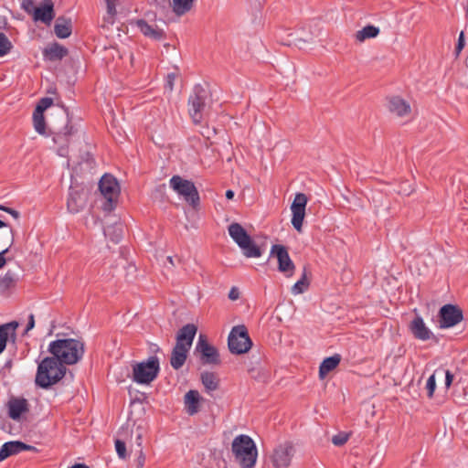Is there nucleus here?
<instances>
[{"mask_svg": "<svg viewBox=\"0 0 468 468\" xmlns=\"http://www.w3.org/2000/svg\"><path fill=\"white\" fill-rule=\"evenodd\" d=\"M160 363L157 356H150L146 361L136 363L133 367V380L138 384L149 385L158 376Z\"/></svg>", "mask_w": 468, "mask_h": 468, "instance_id": "nucleus-5", "label": "nucleus"}, {"mask_svg": "<svg viewBox=\"0 0 468 468\" xmlns=\"http://www.w3.org/2000/svg\"><path fill=\"white\" fill-rule=\"evenodd\" d=\"M195 354H198L199 360L203 365H219L220 358L218 351L210 345L206 335H200L195 348Z\"/></svg>", "mask_w": 468, "mask_h": 468, "instance_id": "nucleus-11", "label": "nucleus"}, {"mask_svg": "<svg viewBox=\"0 0 468 468\" xmlns=\"http://www.w3.org/2000/svg\"><path fill=\"white\" fill-rule=\"evenodd\" d=\"M136 454V468H144L145 463V454L143 451V448L134 450Z\"/></svg>", "mask_w": 468, "mask_h": 468, "instance_id": "nucleus-45", "label": "nucleus"}, {"mask_svg": "<svg viewBox=\"0 0 468 468\" xmlns=\"http://www.w3.org/2000/svg\"><path fill=\"white\" fill-rule=\"evenodd\" d=\"M170 187L182 196L186 202L193 207L199 205L200 197L195 184L187 179H184L180 176H173L169 181Z\"/></svg>", "mask_w": 468, "mask_h": 468, "instance_id": "nucleus-6", "label": "nucleus"}, {"mask_svg": "<svg viewBox=\"0 0 468 468\" xmlns=\"http://www.w3.org/2000/svg\"><path fill=\"white\" fill-rule=\"evenodd\" d=\"M135 444V449L143 448V432L140 426H138L136 429Z\"/></svg>", "mask_w": 468, "mask_h": 468, "instance_id": "nucleus-50", "label": "nucleus"}, {"mask_svg": "<svg viewBox=\"0 0 468 468\" xmlns=\"http://www.w3.org/2000/svg\"><path fill=\"white\" fill-rule=\"evenodd\" d=\"M200 379L207 392H212L218 388L219 379L215 373L209 371L202 372Z\"/></svg>", "mask_w": 468, "mask_h": 468, "instance_id": "nucleus-30", "label": "nucleus"}, {"mask_svg": "<svg viewBox=\"0 0 468 468\" xmlns=\"http://www.w3.org/2000/svg\"><path fill=\"white\" fill-rule=\"evenodd\" d=\"M10 234H11L10 245L7 248H5V250H3L2 251H0V269H2L5 265L6 259H5V255L9 251V249L11 248V246L14 243V230L12 229H10Z\"/></svg>", "mask_w": 468, "mask_h": 468, "instance_id": "nucleus-44", "label": "nucleus"}, {"mask_svg": "<svg viewBox=\"0 0 468 468\" xmlns=\"http://www.w3.org/2000/svg\"><path fill=\"white\" fill-rule=\"evenodd\" d=\"M21 452L20 441H10L5 442L0 448V462L6 458Z\"/></svg>", "mask_w": 468, "mask_h": 468, "instance_id": "nucleus-29", "label": "nucleus"}, {"mask_svg": "<svg viewBox=\"0 0 468 468\" xmlns=\"http://www.w3.org/2000/svg\"><path fill=\"white\" fill-rule=\"evenodd\" d=\"M229 298L231 301H236L239 298V292L237 287H232L229 292Z\"/></svg>", "mask_w": 468, "mask_h": 468, "instance_id": "nucleus-51", "label": "nucleus"}, {"mask_svg": "<svg viewBox=\"0 0 468 468\" xmlns=\"http://www.w3.org/2000/svg\"><path fill=\"white\" fill-rule=\"evenodd\" d=\"M439 327L441 329L453 327L463 319L462 309L454 304H445L439 310Z\"/></svg>", "mask_w": 468, "mask_h": 468, "instance_id": "nucleus-12", "label": "nucleus"}, {"mask_svg": "<svg viewBox=\"0 0 468 468\" xmlns=\"http://www.w3.org/2000/svg\"><path fill=\"white\" fill-rule=\"evenodd\" d=\"M20 449H21V452H24V451H30V452H38V450L35 446L27 444L23 441H20Z\"/></svg>", "mask_w": 468, "mask_h": 468, "instance_id": "nucleus-52", "label": "nucleus"}, {"mask_svg": "<svg viewBox=\"0 0 468 468\" xmlns=\"http://www.w3.org/2000/svg\"><path fill=\"white\" fill-rule=\"evenodd\" d=\"M348 440V435L346 433H339L337 435L333 436L332 442L335 446H342L344 445Z\"/></svg>", "mask_w": 468, "mask_h": 468, "instance_id": "nucleus-47", "label": "nucleus"}, {"mask_svg": "<svg viewBox=\"0 0 468 468\" xmlns=\"http://www.w3.org/2000/svg\"><path fill=\"white\" fill-rule=\"evenodd\" d=\"M194 0H172V11L177 16L187 13L193 5Z\"/></svg>", "mask_w": 468, "mask_h": 468, "instance_id": "nucleus-32", "label": "nucleus"}, {"mask_svg": "<svg viewBox=\"0 0 468 468\" xmlns=\"http://www.w3.org/2000/svg\"><path fill=\"white\" fill-rule=\"evenodd\" d=\"M48 350L64 366H70L82 359L85 345L82 341L74 338L57 339L50 342Z\"/></svg>", "mask_w": 468, "mask_h": 468, "instance_id": "nucleus-1", "label": "nucleus"}, {"mask_svg": "<svg viewBox=\"0 0 468 468\" xmlns=\"http://www.w3.org/2000/svg\"><path fill=\"white\" fill-rule=\"evenodd\" d=\"M171 0H153V5L162 14H167L171 10Z\"/></svg>", "mask_w": 468, "mask_h": 468, "instance_id": "nucleus-37", "label": "nucleus"}, {"mask_svg": "<svg viewBox=\"0 0 468 468\" xmlns=\"http://www.w3.org/2000/svg\"><path fill=\"white\" fill-rule=\"evenodd\" d=\"M67 115V123L58 132L54 133L53 141L58 145V154L60 156H67L69 153V144L77 133V129L69 119V112L64 109Z\"/></svg>", "mask_w": 468, "mask_h": 468, "instance_id": "nucleus-10", "label": "nucleus"}, {"mask_svg": "<svg viewBox=\"0 0 468 468\" xmlns=\"http://www.w3.org/2000/svg\"><path fill=\"white\" fill-rule=\"evenodd\" d=\"M34 326H35V318H34V314H31L28 317V322L27 324L26 332H28L29 330L33 329Z\"/></svg>", "mask_w": 468, "mask_h": 468, "instance_id": "nucleus-53", "label": "nucleus"}, {"mask_svg": "<svg viewBox=\"0 0 468 468\" xmlns=\"http://www.w3.org/2000/svg\"><path fill=\"white\" fill-rule=\"evenodd\" d=\"M228 229L229 236L242 250L244 256L247 258H259L261 256L262 251L261 248L239 223H231Z\"/></svg>", "mask_w": 468, "mask_h": 468, "instance_id": "nucleus-4", "label": "nucleus"}, {"mask_svg": "<svg viewBox=\"0 0 468 468\" xmlns=\"http://www.w3.org/2000/svg\"><path fill=\"white\" fill-rule=\"evenodd\" d=\"M435 374H438V376H445V387L446 388H449L452 383L453 380V374L450 370H444L442 368H438L435 370Z\"/></svg>", "mask_w": 468, "mask_h": 468, "instance_id": "nucleus-40", "label": "nucleus"}, {"mask_svg": "<svg viewBox=\"0 0 468 468\" xmlns=\"http://www.w3.org/2000/svg\"><path fill=\"white\" fill-rule=\"evenodd\" d=\"M271 255L277 258L279 271L285 273L288 277L293 274L295 266L291 260L285 246L280 244L272 245L271 249Z\"/></svg>", "mask_w": 468, "mask_h": 468, "instance_id": "nucleus-13", "label": "nucleus"}, {"mask_svg": "<svg viewBox=\"0 0 468 468\" xmlns=\"http://www.w3.org/2000/svg\"><path fill=\"white\" fill-rule=\"evenodd\" d=\"M464 47H465L464 32L461 31V33L459 34L458 41H457L455 50H454L456 58L459 57L460 53L462 52V50L463 49Z\"/></svg>", "mask_w": 468, "mask_h": 468, "instance_id": "nucleus-43", "label": "nucleus"}, {"mask_svg": "<svg viewBox=\"0 0 468 468\" xmlns=\"http://www.w3.org/2000/svg\"><path fill=\"white\" fill-rule=\"evenodd\" d=\"M42 54L45 60L58 61L68 56L69 50L61 44L53 42L43 49Z\"/></svg>", "mask_w": 468, "mask_h": 468, "instance_id": "nucleus-19", "label": "nucleus"}, {"mask_svg": "<svg viewBox=\"0 0 468 468\" xmlns=\"http://www.w3.org/2000/svg\"><path fill=\"white\" fill-rule=\"evenodd\" d=\"M230 353L241 355L247 353L252 346V341L245 325L234 326L228 337Z\"/></svg>", "mask_w": 468, "mask_h": 468, "instance_id": "nucleus-7", "label": "nucleus"}, {"mask_svg": "<svg viewBox=\"0 0 468 468\" xmlns=\"http://www.w3.org/2000/svg\"><path fill=\"white\" fill-rule=\"evenodd\" d=\"M225 195H226V197H227L228 199H232V198L234 197V196H235V193H234V191H233V190L229 189V190H227V191H226V194H225Z\"/></svg>", "mask_w": 468, "mask_h": 468, "instance_id": "nucleus-54", "label": "nucleus"}, {"mask_svg": "<svg viewBox=\"0 0 468 468\" xmlns=\"http://www.w3.org/2000/svg\"><path fill=\"white\" fill-rule=\"evenodd\" d=\"M0 210H3L8 214H10L14 218L17 219L20 217V213L11 207H5L4 205H0Z\"/></svg>", "mask_w": 468, "mask_h": 468, "instance_id": "nucleus-49", "label": "nucleus"}, {"mask_svg": "<svg viewBox=\"0 0 468 468\" xmlns=\"http://www.w3.org/2000/svg\"><path fill=\"white\" fill-rule=\"evenodd\" d=\"M106 3V8H107V15L112 19V23L113 22V18L117 14L116 11V5L117 0H104Z\"/></svg>", "mask_w": 468, "mask_h": 468, "instance_id": "nucleus-41", "label": "nucleus"}, {"mask_svg": "<svg viewBox=\"0 0 468 468\" xmlns=\"http://www.w3.org/2000/svg\"><path fill=\"white\" fill-rule=\"evenodd\" d=\"M12 367V360H7L4 366L5 368H10Z\"/></svg>", "mask_w": 468, "mask_h": 468, "instance_id": "nucleus-56", "label": "nucleus"}, {"mask_svg": "<svg viewBox=\"0 0 468 468\" xmlns=\"http://www.w3.org/2000/svg\"><path fill=\"white\" fill-rule=\"evenodd\" d=\"M4 227H7V224L0 219V229Z\"/></svg>", "mask_w": 468, "mask_h": 468, "instance_id": "nucleus-59", "label": "nucleus"}, {"mask_svg": "<svg viewBox=\"0 0 468 468\" xmlns=\"http://www.w3.org/2000/svg\"><path fill=\"white\" fill-rule=\"evenodd\" d=\"M235 460L242 468H252L257 459V448L253 440L248 435L234 438L231 445Z\"/></svg>", "mask_w": 468, "mask_h": 468, "instance_id": "nucleus-3", "label": "nucleus"}, {"mask_svg": "<svg viewBox=\"0 0 468 468\" xmlns=\"http://www.w3.org/2000/svg\"><path fill=\"white\" fill-rule=\"evenodd\" d=\"M465 64H466V66L468 67V57H467V58H466V59H465Z\"/></svg>", "mask_w": 468, "mask_h": 468, "instance_id": "nucleus-61", "label": "nucleus"}, {"mask_svg": "<svg viewBox=\"0 0 468 468\" xmlns=\"http://www.w3.org/2000/svg\"><path fill=\"white\" fill-rule=\"evenodd\" d=\"M438 376V374H435V372L428 378L426 383V390L427 395L429 398H432L435 388H436V378L435 377Z\"/></svg>", "mask_w": 468, "mask_h": 468, "instance_id": "nucleus-38", "label": "nucleus"}, {"mask_svg": "<svg viewBox=\"0 0 468 468\" xmlns=\"http://www.w3.org/2000/svg\"><path fill=\"white\" fill-rule=\"evenodd\" d=\"M189 349L181 344L175 345L170 357V364L174 369L178 370L184 366Z\"/></svg>", "mask_w": 468, "mask_h": 468, "instance_id": "nucleus-23", "label": "nucleus"}, {"mask_svg": "<svg viewBox=\"0 0 468 468\" xmlns=\"http://www.w3.org/2000/svg\"><path fill=\"white\" fill-rule=\"evenodd\" d=\"M341 362V356L339 354H335L332 356H328L324 358L320 367H319V378L321 379L324 378L325 376L334 370Z\"/></svg>", "mask_w": 468, "mask_h": 468, "instance_id": "nucleus-28", "label": "nucleus"}, {"mask_svg": "<svg viewBox=\"0 0 468 468\" xmlns=\"http://www.w3.org/2000/svg\"><path fill=\"white\" fill-rule=\"evenodd\" d=\"M7 406L8 416L14 420H20L21 416L29 411V403L24 398H11Z\"/></svg>", "mask_w": 468, "mask_h": 468, "instance_id": "nucleus-18", "label": "nucleus"}, {"mask_svg": "<svg viewBox=\"0 0 468 468\" xmlns=\"http://www.w3.org/2000/svg\"><path fill=\"white\" fill-rule=\"evenodd\" d=\"M18 323L16 321L0 324V354L5 349L9 337L13 340L16 339V329Z\"/></svg>", "mask_w": 468, "mask_h": 468, "instance_id": "nucleus-24", "label": "nucleus"}, {"mask_svg": "<svg viewBox=\"0 0 468 468\" xmlns=\"http://www.w3.org/2000/svg\"><path fill=\"white\" fill-rule=\"evenodd\" d=\"M137 27L141 30V32L148 37H151L155 40H160L165 37V32L162 29L154 27L149 25L145 20L139 19L137 22Z\"/></svg>", "mask_w": 468, "mask_h": 468, "instance_id": "nucleus-26", "label": "nucleus"}, {"mask_svg": "<svg viewBox=\"0 0 468 468\" xmlns=\"http://www.w3.org/2000/svg\"><path fill=\"white\" fill-rule=\"evenodd\" d=\"M388 109L399 117H404L410 114L411 111L410 105L399 96H393L388 99Z\"/></svg>", "mask_w": 468, "mask_h": 468, "instance_id": "nucleus-21", "label": "nucleus"}, {"mask_svg": "<svg viewBox=\"0 0 468 468\" xmlns=\"http://www.w3.org/2000/svg\"><path fill=\"white\" fill-rule=\"evenodd\" d=\"M207 98V90L201 84L195 85L188 98V113L195 123L203 120Z\"/></svg>", "mask_w": 468, "mask_h": 468, "instance_id": "nucleus-8", "label": "nucleus"}, {"mask_svg": "<svg viewBox=\"0 0 468 468\" xmlns=\"http://www.w3.org/2000/svg\"><path fill=\"white\" fill-rule=\"evenodd\" d=\"M115 450H116L118 456L121 459H125L127 457L126 444L124 441H122L121 440H116L115 441Z\"/></svg>", "mask_w": 468, "mask_h": 468, "instance_id": "nucleus-42", "label": "nucleus"}, {"mask_svg": "<svg viewBox=\"0 0 468 468\" xmlns=\"http://www.w3.org/2000/svg\"><path fill=\"white\" fill-rule=\"evenodd\" d=\"M99 189L105 198L103 209L105 211H112L115 207V204L120 194V186L118 181L113 176L105 174L101 176L99 182Z\"/></svg>", "mask_w": 468, "mask_h": 468, "instance_id": "nucleus-9", "label": "nucleus"}, {"mask_svg": "<svg viewBox=\"0 0 468 468\" xmlns=\"http://www.w3.org/2000/svg\"><path fill=\"white\" fill-rule=\"evenodd\" d=\"M55 16L54 5L51 0H47L43 6L37 7L33 13L35 21H41L49 25Z\"/></svg>", "mask_w": 468, "mask_h": 468, "instance_id": "nucleus-22", "label": "nucleus"}, {"mask_svg": "<svg viewBox=\"0 0 468 468\" xmlns=\"http://www.w3.org/2000/svg\"><path fill=\"white\" fill-rule=\"evenodd\" d=\"M197 331V325L194 324H187L179 329L176 335V345H183L187 348H191L193 340Z\"/></svg>", "mask_w": 468, "mask_h": 468, "instance_id": "nucleus-20", "label": "nucleus"}, {"mask_svg": "<svg viewBox=\"0 0 468 468\" xmlns=\"http://www.w3.org/2000/svg\"><path fill=\"white\" fill-rule=\"evenodd\" d=\"M66 371V367L55 356H47L37 366L36 385L48 389L60 381L65 377Z\"/></svg>", "mask_w": 468, "mask_h": 468, "instance_id": "nucleus-2", "label": "nucleus"}, {"mask_svg": "<svg viewBox=\"0 0 468 468\" xmlns=\"http://www.w3.org/2000/svg\"><path fill=\"white\" fill-rule=\"evenodd\" d=\"M306 204V195L303 193H297L291 206V210L292 213V225L299 232L302 231V226L305 216Z\"/></svg>", "mask_w": 468, "mask_h": 468, "instance_id": "nucleus-15", "label": "nucleus"}, {"mask_svg": "<svg viewBox=\"0 0 468 468\" xmlns=\"http://www.w3.org/2000/svg\"><path fill=\"white\" fill-rule=\"evenodd\" d=\"M294 454L293 445L286 441L278 445L271 455V461L274 468H288Z\"/></svg>", "mask_w": 468, "mask_h": 468, "instance_id": "nucleus-14", "label": "nucleus"}, {"mask_svg": "<svg viewBox=\"0 0 468 468\" xmlns=\"http://www.w3.org/2000/svg\"><path fill=\"white\" fill-rule=\"evenodd\" d=\"M151 350H152V352H158V351H160V348L157 345H153Z\"/></svg>", "mask_w": 468, "mask_h": 468, "instance_id": "nucleus-58", "label": "nucleus"}, {"mask_svg": "<svg viewBox=\"0 0 468 468\" xmlns=\"http://www.w3.org/2000/svg\"><path fill=\"white\" fill-rule=\"evenodd\" d=\"M309 287V282L306 278V274L303 273L302 278L294 283V285L292 288V292L293 294H300L304 292Z\"/></svg>", "mask_w": 468, "mask_h": 468, "instance_id": "nucleus-35", "label": "nucleus"}, {"mask_svg": "<svg viewBox=\"0 0 468 468\" xmlns=\"http://www.w3.org/2000/svg\"><path fill=\"white\" fill-rule=\"evenodd\" d=\"M88 201V193L83 188H69V197L67 201L68 210L72 214H77L83 210Z\"/></svg>", "mask_w": 468, "mask_h": 468, "instance_id": "nucleus-17", "label": "nucleus"}, {"mask_svg": "<svg viewBox=\"0 0 468 468\" xmlns=\"http://www.w3.org/2000/svg\"><path fill=\"white\" fill-rule=\"evenodd\" d=\"M410 331L416 339L421 341L432 340L439 343V338L426 326L421 316H415L410 324Z\"/></svg>", "mask_w": 468, "mask_h": 468, "instance_id": "nucleus-16", "label": "nucleus"}, {"mask_svg": "<svg viewBox=\"0 0 468 468\" xmlns=\"http://www.w3.org/2000/svg\"><path fill=\"white\" fill-rule=\"evenodd\" d=\"M380 30L378 27L367 25L356 33V39L363 42L367 38H373L378 36Z\"/></svg>", "mask_w": 468, "mask_h": 468, "instance_id": "nucleus-31", "label": "nucleus"}, {"mask_svg": "<svg viewBox=\"0 0 468 468\" xmlns=\"http://www.w3.org/2000/svg\"><path fill=\"white\" fill-rule=\"evenodd\" d=\"M21 8L27 14H32L36 10L34 0H22Z\"/></svg>", "mask_w": 468, "mask_h": 468, "instance_id": "nucleus-46", "label": "nucleus"}, {"mask_svg": "<svg viewBox=\"0 0 468 468\" xmlns=\"http://www.w3.org/2000/svg\"><path fill=\"white\" fill-rule=\"evenodd\" d=\"M69 468H90L85 463H75L74 465L70 466Z\"/></svg>", "mask_w": 468, "mask_h": 468, "instance_id": "nucleus-55", "label": "nucleus"}, {"mask_svg": "<svg viewBox=\"0 0 468 468\" xmlns=\"http://www.w3.org/2000/svg\"><path fill=\"white\" fill-rule=\"evenodd\" d=\"M43 113L44 112H38L36 110L33 112L34 128L39 134H44L46 131V122Z\"/></svg>", "mask_w": 468, "mask_h": 468, "instance_id": "nucleus-33", "label": "nucleus"}, {"mask_svg": "<svg viewBox=\"0 0 468 468\" xmlns=\"http://www.w3.org/2000/svg\"><path fill=\"white\" fill-rule=\"evenodd\" d=\"M200 395L198 391L191 389L185 395V407L189 415H194L199 410Z\"/></svg>", "mask_w": 468, "mask_h": 468, "instance_id": "nucleus-27", "label": "nucleus"}, {"mask_svg": "<svg viewBox=\"0 0 468 468\" xmlns=\"http://www.w3.org/2000/svg\"><path fill=\"white\" fill-rule=\"evenodd\" d=\"M12 48V42L8 39L5 33L0 32V57L9 53Z\"/></svg>", "mask_w": 468, "mask_h": 468, "instance_id": "nucleus-36", "label": "nucleus"}, {"mask_svg": "<svg viewBox=\"0 0 468 468\" xmlns=\"http://www.w3.org/2000/svg\"><path fill=\"white\" fill-rule=\"evenodd\" d=\"M52 104H53L52 98L44 97L39 100L35 110L37 111L38 112H44Z\"/></svg>", "mask_w": 468, "mask_h": 468, "instance_id": "nucleus-39", "label": "nucleus"}, {"mask_svg": "<svg viewBox=\"0 0 468 468\" xmlns=\"http://www.w3.org/2000/svg\"><path fill=\"white\" fill-rule=\"evenodd\" d=\"M16 279L13 271H7L5 274L0 278V290L5 291L16 284Z\"/></svg>", "mask_w": 468, "mask_h": 468, "instance_id": "nucleus-34", "label": "nucleus"}, {"mask_svg": "<svg viewBox=\"0 0 468 468\" xmlns=\"http://www.w3.org/2000/svg\"><path fill=\"white\" fill-rule=\"evenodd\" d=\"M54 33L58 38H67L72 33L71 19L65 16H58L54 25Z\"/></svg>", "mask_w": 468, "mask_h": 468, "instance_id": "nucleus-25", "label": "nucleus"}, {"mask_svg": "<svg viewBox=\"0 0 468 468\" xmlns=\"http://www.w3.org/2000/svg\"><path fill=\"white\" fill-rule=\"evenodd\" d=\"M112 241H114L115 243H118L121 239V234H116L115 238L114 239H112Z\"/></svg>", "mask_w": 468, "mask_h": 468, "instance_id": "nucleus-57", "label": "nucleus"}, {"mask_svg": "<svg viewBox=\"0 0 468 468\" xmlns=\"http://www.w3.org/2000/svg\"><path fill=\"white\" fill-rule=\"evenodd\" d=\"M167 260L169 261V262L174 265V262H173V259L171 256L167 257Z\"/></svg>", "mask_w": 468, "mask_h": 468, "instance_id": "nucleus-60", "label": "nucleus"}, {"mask_svg": "<svg viewBox=\"0 0 468 468\" xmlns=\"http://www.w3.org/2000/svg\"><path fill=\"white\" fill-rule=\"evenodd\" d=\"M176 75L175 73L167 74L165 78V89L171 92L174 89V83L176 80Z\"/></svg>", "mask_w": 468, "mask_h": 468, "instance_id": "nucleus-48", "label": "nucleus"}]
</instances>
